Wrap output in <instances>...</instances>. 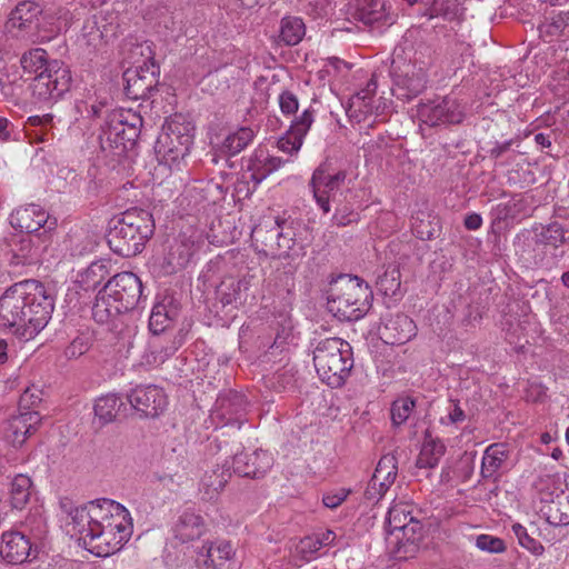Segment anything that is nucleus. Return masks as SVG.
Segmentation results:
<instances>
[{
	"instance_id": "obj_1",
	"label": "nucleus",
	"mask_w": 569,
	"mask_h": 569,
	"mask_svg": "<svg viewBox=\"0 0 569 569\" xmlns=\"http://www.w3.org/2000/svg\"><path fill=\"white\" fill-rule=\"evenodd\" d=\"M86 522L79 539L86 549L97 557H108L119 551L132 535L129 511L119 502L102 499L98 506L80 513Z\"/></svg>"
},
{
	"instance_id": "obj_2",
	"label": "nucleus",
	"mask_w": 569,
	"mask_h": 569,
	"mask_svg": "<svg viewBox=\"0 0 569 569\" xmlns=\"http://www.w3.org/2000/svg\"><path fill=\"white\" fill-rule=\"evenodd\" d=\"M24 72L33 74L28 89L31 91L33 103L52 104L71 88V71L64 62L48 60V53L42 48H36L21 57Z\"/></svg>"
},
{
	"instance_id": "obj_3",
	"label": "nucleus",
	"mask_w": 569,
	"mask_h": 569,
	"mask_svg": "<svg viewBox=\"0 0 569 569\" xmlns=\"http://www.w3.org/2000/svg\"><path fill=\"white\" fill-rule=\"evenodd\" d=\"M143 299L140 278L131 271L119 272L99 290L92 317L98 323H109L120 315L136 309Z\"/></svg>"
},
{
	"instance_id": "obj_4",
	"label": "nucleus",
	"mask_w": 569,
	"mask_h": 569,
	"mask_svg": "<svg viewBox=\"0 0 569 569\" xmlns=\"http://www.w3.org/2000/svg\"><path fill=\"white\" fill-rule=\"evenodd\" d=\"M153 231L152 214L147 210L133 208L111 221L107 242L116 254L129 258L142 251Z\"/></svg>"
},
{
	"instance_id": "obj_5",
	"label": "nucleus",
	"mask_w": 569,
	"mask_h": 569,
	"mask_svg": "<svg viewBox=\"0 0 569 569\" xmlns=\"http://www.w3.org/2000/svg\"><path fill=\"white\" fill-rule=\"evenodd\" d=\"M372 291L358 277L340 274L327 290L328 310L340 320L357 321L371 308Z\"/></svg>"
},
{
	"instance_id": "obj_6",
	"label": "nucleus",
	"mask_w": 569,
	"mask_h": 569,
	"mask_svg": "<svg viewBox=\"0 0 569 569\" xmlns=\"http://www.w3.org/2000/svg\"><path fill=\"white\" fill-rule=\"evenodd\" d=\"M313 365L322 382L331 388H340L353 368L352 348L341 338L323 339L313 350Z\"/></svg>"
},
{
	"instance_id": "obj_7",
	"label": "nucleus",
	"mask_w": 569,
	"mask_h": 569,
	"mask_svg": "<svg viewBox=\"0 0 569 569\" xmlns=\"http://www.w3.org/2000/svg\"><path fill=\"white\" fill-rule=\"evenodd\" d=\"M194 126L182 113L169 117L158 137L156 151L169 164H176L189 154L193 143Z\"/></svg>"
},
{
	"instance_id": "obj_8",
	"label": "nucleus",
	"mask_w": 569,
	"mask_h": 569,
	"mask_svg": "<svg viewBox=\"0 0 569 569\" xmlns=\"http://www.w3.org/2000/svg\"><path fill=\"white\" fill-rule=\"evenodd\" d=\"M179 312V303L173 297L166 296L153 306L149 318V330L153 337L149 340L148 349L143 356L148 365H161L173 355L176 349L173 347H164L160 335L178 318Z\"/></svg>"
},
{
	"instance_id": "obj_9",
	"label": "nucleus",
	"mask_w": 569,
	"mask_h": 569,
	"mask_svg": "<svg viewBox=\"0 0 569 569\" xmlns=\"http://www.w3.org/2000/svg\"><path fill=\"white\" fill-rule=\"evenodd\" d=\"M27 299L22 312L26 318L22 338L30 340L46 328L54 309V296L42 282L24 280Z\"/></svg>"
},
{
	"instance_id": "obj_10",
	"label": "nucleus",
	"mask_w": 569,
	"mask_h": 569,
	"mask_svg": "<svg viewBox=\"0 0 569 569\" xmlns=\"http://www.w3.org/2000/svg\"><path fill=\"white\" fill-rule=\"evenodd\" d=\"M10 224L16 230L46 242L57 228V219L50 218L39 204L30 203L19 207L10 214Z\"/></svg>"
},
{
	"instance_id": "obj_11",
	"label": "nucleus",
	"mask_w": 569,
	"mask_h": 569,
	"mask_svg": "<svg viewBox=\"0 0 569 569\" xmlns=\"http://www.w3.org/2000/svg\"><path fill=\"white\" fill-rule=\"evenodd\" d=\"M393 94L402 100H411L419 96L427 86V73L421 66L406 62L399 56L391 61Z\"/></svg>"
},
{
	"instance_id": "obj_12",
	"label": "nucleus",
	"mask_w": 569,
	"mask_h": 569,
	"mask_svg": "<svg viewBox=\"0 0 569 569\" xmlns=\"http://www.w3.org/2000/svg\"><path fill=\"white\" fill-rule=\"evenodd\" d=\"M24 289V280L10 286L0 297V327L11 328L14 333L22 338L23 328L26 326L24 299L27 293Z\"/></svg>"
},
{
	"instance_id": "obj_13",
	"label": "nucleus",
	"mask_w": 569,
	"mask_h": 569,
	"mask_svg": "<svg viewBox=\"0 0 569 569\" xmlns=\"http://www.w3.org/2000/svg\"><path fill=\"white\" fill-rule=\"evenodd\" d=\"M42 416L38 411H18L3 423V437L13 447H22L29 437L36 433Z\"/></svg>"
},
{
	"instance_id": "obj_14",
	"label": "nucleus",
	"mask_w": 569,
	"mask_h": 569,
	"mask_svg": "<svg viewBox=\"0 0 569 569\" xmlns=\"http://www.w3.org/2000/svg\"><path fill=\"white\" fill-rule=\"evenodd\" d=\"M347 178L345 170L330 172L326 166L318 167L311 177L310 187L317 204L323 213L330 212V193L337 191Z\"/></svg>"
},
{
	"instance_id": "obj_15",
	"label": "nucleus",
	"mask_w": 569,
	"mask_h": 569,
	"mask_svg": "<svg viewBox=\"0 0 569 569\" xmlns=\"http://www.w3.org/2000/svg\"><path fill=\"white\" fill-rule=\"evenodd\" d=\"M131 407L147 418L159 417L168 406V398L162 388L157 386L137 387L128 395Z\"/></svg>"
},
{
	"instance_id": "obj_16",
	"label": "nucleus",
	"mask_w": 569,
	"mask_h": 569,
	"mask_svg": "<svg viewBox=\"0 0 569 569\" xmlns=\"http://www.w3.org/2000/svg\"><path fill=\"white\" fill-rule=\"evenodd\" d=\"M418 116L423 123L430 127L442 123L458 124L465 117L459 103L450 98L420 104Z\"/></svg>"
},
{
	"instance_id": "obj_17",
	"label": "nucleus",
	"mask_w": 569,
	"mask_h": 569,
	"mask_svg": "<svg viewBox=\"0 0 569 569\" xmlns=\"http://www.w3.org/2000/svg\"><path fill=\"white\" fill-rule=\"evenodd\" d=\"M422 537V525L420 522H411L405 530H396L388 533L387 543L396 559L407 560L417 555Z\"/></svg>"
},
{
	"instance_id": "obj_18",
	"label": "nucleus",
	"mask_w": 569,
	"mask_h": 569,
	"mask_svg": "<svg viewBox=\"0 0 569 569\" xmlns=\"http://www.w3.org/2000/svg\"><path fill=\"white\" fill-rule=\"evenodd\" d=\"M17 70L0 71V101L23 111H31V107L47 106L46 103H33L32 97H24L26 82Z\"/></svg>"
},
{
	"instance_id": "obj_19",
	"label": "nucleus",
	"mask_w": 569,
	"mask_h": 569,
	"mask_svg": "<svg viewBox=\"0 0 569 569\" xmlns=\"http://www.w3.org/2000/svg\"><path fill=\"white\" fill-rule=\"evenodd\" d=\"M247 407L248 402L242 393L229 390L216 400L212 418L220 420L223 425H237L239 428L243 422Z\"/></svg>"
},
{
	"instance_id": "obj_20",
	"label": "nucleus",
	"mask_w": 569,
	"mask_h": 569,
	"mask_svg": "<svg viewBox=\"0 0 569 569\" xmlns=\"http://www.w3.org/2000/svg\"><path fill=\"white\" fill-rule=\"evenodd\" d=\"M379 335L388 345H405L416 337L417 326L405 313L388 315L379 327Z\"/></svg>"
},
{
	"instance_id": "obj_21",
	"label": "nucleus",
	"mask_w": 569,
	"mask_h": 569,
	"mask_svg": "<svg viewBox=\"0 0 569 569\" xmlns=\"http://www.w3.org/2000/svg\"><path fill=\"white\" fill-rule=\"evenodd\" d=\"M398 472L397 458L393 455H386L379 460L367 489L368 500H379L395 482Z\"/></svg>"
},
{
	"instance_id": "obj_22",
	"label": "nucleus",
	"mask_w": 569,
	"mask_h": 569,
	"mask_svg": "<svg viewBox=\"0 0 569 569\" xmlns=\"http://www.w3.org/2000/svg\"><path fill=\"white\" fill-rule=\"evenodd\" d=\"M273 458L266 450H256L251 453H237L232 460L233 471L241 476L252 479H259L271 469Z\"/></svg>"
},
{
	"instance_id": "obj_23",
	"label": "nucleus",
	"mask_w": 569,
	"mask_h": 569,
	"mask_svg": "<svg viewBox=\"0 0 569 569\" xmlns=\"http://www.w3.org/2000/svg\"><path fill=\"white\" fill-rule=\"evenodd\" d=\"M32 552L30 539L20 531H6L2 533L0 556L10 565H20L28 560Z\"/></svg>"
},
{
	"instance_id": "obj_24",
	"label": "nucleus",
	"mask_w": 569,
	"mask_h": 569,
	"mask_svg": "<svg viewBox=\"0 0 569 569\" xmlns=\"http://www.w3.org/2000/svg\"><path fill=\"white\" fill-rule=\"evenodd\" d=\"M140 133L141 130L126 129L106 120L101 127L99 141L103 150L120 149L124 152L134 147Z\"/></svg>"
},
{
	"instance_id": "obj_25",
	"label": "nucleus",
	"mask_w": 569,
	"mask_h": 569,
	"mask_svg": "<svg viewBox=\"0 0 569 569\" xmlns=\"http://www.w3.org/2000/svg\"><path fill=\"white\" fill-rule=\"evenodd\" d=\"M509 451L507 446L501 442L492 443L487 447L481 460L480 475L482 479L499 481L503 471L507 469Z\"/></svg>"
},
{
	"instance_id": "obj_26",
	"label": "nucleus",
	"mask_w": 569,
	"mask_h": 569,
	"mask_svg": "<svg viewBox=\"0 0 569 569\" xmlns=\"http://www.w3.org/2000/svg\"><path fill=\"white\" fill-rule=\"evenodd\" d=\"M313 120V110L311 108L306 109L292 121L287 133L279 139V149L288 153L297 152L301 148L303 138L308 133Z\"/></svg>"
},
{
	"instance_id": "obj_27",
	"label": "nucleus",
	"mask_w": 569,
	"mask_h": 569,
	"mask_svg": "<svg viewBox=\"0 0 569 569\" xmlns=\"http://www.w3.org/2000/svg\"><path fill=\"white\" fill-rule=\"evenodd\" d=\"M41 8L32 1L20 2L10 13L6 28L9 32H31L39 27Z\"/></svg>"
},
{
	"instance_id": "obj_28",
	"label": "nucleus",
	"mask_w": 569,
	"mask_h": 569,
	"mask_svg": "<svg viewBox=\"0 0 569 569\" xmlns=\"http://www.w3.org/2000/svg\"><path fill=\"white\" fill-rule=\"evenodd\" d=\"M279 219L260 221L251 231V241L258 253L274 259Z\"/></svg>"
},
{
	"instance_id": "obj_29",
	"label": "nucleus",
	"mask_w": 569,
	"mask_h": 569,
	"mask_svg": "<svg viewBox=\"0 0 569 569\" xmlns=\"http://www.w3.org/2000/svg\"><path fill=\"white\" fill-rule=\"evenodd\" d=\"M123 80L126 81L124 92L128 98L133 100L149 98L157 83L153 73H149L142 68L128 69L123 73Z\"/></svg>"
},
{
	"instance_id": "obj_30",
	"label": "nucleus",
	"mask_w": 569,
	"mask_h": 569,
	"mask_svg": "<svg viewBox=\"0 0 569 569\" xmlns=\"http://www.w3.org/2000/svg\"><path fill=\"white\" fill-rule=\"evenodd\" d=\"M353 18L371 27L393 23L381 0H356Z\"/></svg>"
},
{
	"instance_id": "obj_31",
	"label": "nucleus",
	"mask_w": 569,
	"mask_h": 569,
	"mask_svg": "<svg viewBox=\"0 0 569 569\" xmlns=\"http://www.w3.org/2000/svg\"><path fill=\"white\" fill-rule=\"evenodd\" d=\"M204 531L206 525L202 516L191 509L182 511L173 527L174 538L182 543L199 539Z\"/></svg>"
},
{
	"instance_id": "obj_32",
	"label": "nucleus",
	"mask_w": 569,
	"mask_h": 569,
	"mask_svg": "<svg viewBox=\"0 0 569 569\" xmlns=\"http://www.w3.org/2000/svg\"><path fill=\"white\" fill-rule=\"evenodd\" d=\"M116 18L113 13L110 14L111 20ZM118 29L119 24L113 21L100 26L97 20H87L82 27L81 39L88 49L96 50L110 38L117 37Z\"/></svg>"
},
{
	"instance_id": "obj_33",
	"label": "nucleus",
	"mask_w": 569,
	"mask_h": 569,
	"mask_svg": "<svg viewBox=\"0 0 569 569\" xmlns=\"http://www.w3.org/2000/svg\"><path fill=\"white\" fill-rule=\"evenodd\" d=\"M541 511L552 526L569 525V493L560 491L551 499L541 498Z\"/></svg>"
},
{
	"instance_id": "obj_34",
	"label": "nucleus",
	"mask_w": 569,
	"mask_h": 569,
	"mask_svg": "<svg viewBox=\"0 0 569 569\" xmlns=\"http://www.w3.org/2000/svg\"><path fill=\"white\" fill-rule=\"evenodd\" d=\"M300 226L299 221L290 218H280L279 219V230L277 237L276 249L277 254L276 258H287L290 256V252L295 249L297 244V229Z\"/></svg>"
},
{
	"instance_id": "obj_35",
	"label": "nucleus",
	"mask_w": 569,
	"mask_h": 569,
	"mask_svg": "<svg viewBox=\"0 0 569 569\" xmlns=\"http://www.w3.org/2000/svg\"><path fill=\"white\" fill-rule=\"evenodd\" d=\"M446 452L443 442L431 436L427 429L425 432V440L417 458L416 466L418 468H435L438 466L441 457Z\"/></svg>"
},
{
	"instance_id": "obj_36",
	"label": "nucleus",
	"mask_w": 569,
	"mask_h": 569,
	"mask_svg": "<svg viewBox=\"0 0 569 569\" xmlns=\"http://www.w3.org/2000/svg\"><path fill=\"white\" fill-rule=\"evenodd\" d=\"M229 478V470L224 468H216L211 471H207L201 478L199 487V491L202 493V499H216L227 485Z\"/></svg>"
},
{
	"instance_id": "obj_37",
	"label": "nucleus",
	"mask_w": 569,
	"mask_h": 569,
	"mask_svg": "<svg viewBox=\"0 0 569 569\" xmlns=\"http://www.w3.org/2000/svg\"><path fill=\"white\" fill-rule=\"evenodd\" d=\"M11 262L14 264H31L38 260L39 246L34 243V237L22 236L12 244Z\"/></svg>"
},
{
	"instance_id": "obj_38",
	"label": "nucleus",
	"mask_w": 569,
	"mask_h": 569,
	"mask_svg": "<svg viewBox=\"0 0 569 569\" xmlns=\"http://www.w3.org/2000/svg\"><path fill=\"white\" fill-rule=\"evenodd\" d=\"M126 409L124 402L116 395H106L96 400L94 415L101 425L112 422L119 415L121 408Z\"/></svg>"
},
{
	"instance_id": "obj_39",
	"label": "nucleus",
	"mask_w": 569,
	"mask_h": 569,
	"mask_svg": "<svg viewBox=\"0 0 569 569\" xmlns=\"http://www.w3.org/2000/svg\"><path fill=\"white\" fill-rule=\"evenodd\" d=\"M411 522H420L411 515L410 506L398 503L392 506L387 516V533L407 529Z\"/></svg>"
},
{
	"instance_id": "obj_40",
	"label": "nucleus",
	"mask_w": 569,
	"mask_h": 569,
	"mask_svg": "<svg viewBox=\"0 0 569 569\" xmlns=\"http://www.w3.org/2000/svg\"><path fill=\"white\" fill-rule=\"evenodd\" d=\"M32 492V481L26 475H17L11 482L10 500L16 509H23Z\"/></svg>"
},
{
	"instance_id": "obj_41",
	"label": "nucleus",
	"mask_w": 569,
	"mask_h": 569,
	"mask_svg": "<svg viewBox=\"0 0 569 569\" xmlns=\"http://www.w3.org/2000/svg\"><path fill=\"white\" fill-rule=\"evenodd\" d=\"M306 33L302 19L298 17H284L281 20L280 39L287 46L298 44Z\"/></svg>"
},
{
	"instance_id": "obj_42",
	"label": "nucleus",
	"mask_w": 569,
	"mask_h": 569,
	"mask_svg": "<svg viewBox=\"0 0 569 569\" xmlns=\"http://www.w3.org/2000/svg\"><path fill=\"white\" fill-rule=\"evenodd\" d=\"M253 137L254 133L252 129L242 127L226 137L221 146V151L228 156H234L241 152L253 140Z\"/></svg>"
},
{
	"instance_id": "obj_43",
	"label": "nucleus",
	"mask_w": 569,
	"mask_h": 569,
	"mask_svg": "<svg viewBox=\"0 0 569 569\" xmlns=\"http://www.w3.org/2000/svg\"><path fill=\"white\" fill-rule=\"evenodd\" d=\"M535 238L537 244L558 248L567 241L568 231L559 222H552L536 232Z\"/></svg>"
},
{
	"instance_id": "obj_44",
	"label": "nucleus",
	"mask_w": 569,
	"mask_h": 569,
	"mask_svg": "<svg viewBox=\"0 0 569 569\" xmlns=\"http://www.w3.org/2000/svg\"><path fill=\"white\" fill-rule=\"evenodd\" d=\"M247 171L250 172L249 180L253 182L254 188L263 181L271 172V169L267 167L264 159V151L257 149L249 157L247 161Z\"/></svg>"
},
{
	"instance_id": "obj_45",
	"label": "nucleus",
	"mask_w": 569,
	"mask_h": 569,
	"mask_svg": "<svg viewBox=\"0 0 569 569\" xmlns=\"http://www.w3.org/2000/svg\"><path fill=\"white\" fill-rule=\"evenodd\" d=\"M378 289L387 297H396L401 293V273L396 266L389 267L378 278Z\"/></svg>"
},
{
	"instance_id": "obj_46",
	"label": "nucleus",
	"mask_w": 569,
	"mask_h": 569,
	"mask_svg": "<svg viewBox=\"0 0 569 569\" xmlns=\"http://www.w3.org/2000/svg\"><path fill=\"white\" fill-rule=\"evenodd\" d=\"M101 500L90 501L83 506L76 507L73 506L72 500L69 498H63L60 500V508L63 513H66L68 517H70L71 521L68 525H72V530L74 533H79L81 530H83L86 522L80 521V513L88 512L90 510L91 506H98Z\"/></svg>"
},
{
	"instance_id": "obj_47",
	"label": "nucleus",
	"mask_w": 569,
	"mask_h": 569,
	"mask_svg": "<svg viewBox=\"0 0 569 569\" xmlns=\"http://www.w3.org/2000/svg\"><path fill=\"white\" fill-rule=\"evenodd\" d=\"M107 121L114 123L116 126H122L126 129L141 130L143 120L142 117L131 109L124 110H112L107 116Z\"/></svg>"
},
{
	"instance_id": "obj_48",
	"label": "nucleus",
	"mask_w": 569,
	"mask_h": 569,
	"mask_svg": "<svg viewBox=\"0 0 569 569\" xmlns=\"http://www.w3.org/2000/svg\"><path fill=\"white\" fill-rule=\"evenodd\" d=\"M416 407V400L411 397H400L391 405V420L396 426L405 423Z\"/></svg>"
},
{
	"instance_id": "obj_49",
	"label": "nucleus",
	"mask_w": 569,
	"mask_h": 569,
	"mask_svg": "<svg viewBox=\"0 0 569 569\" xmlns=\"http://www.w3.org/2000/svg\"><path fill=\"white\" fill-rule=\"evenodd\" d=\"M432 16L442 17L445 20H460L462 8L456 0H435L431 7Z\"/></svg>"
},
{
	"instance_id": "obj_50",
	"label": "nucleus",
	"mask_w": 569,
	"mask_h": 569,
	"mask_svg": "<svg viewBox=\"0 0 569 569\" xmlns=\"http://www.w3.org/2000/svg\"><path fill=\"white\" fill-rule=\"evenodd\" d=\"M512 532L517 537L519 545L531 553L539 556L543 552L545 548L542 543L530 536L522 525H512Z\"/></svg>"
},
{
	"instance_id": "obj_51",
	"label": "nucleus",
	"mask_w": 569,
	"mask_h": 569,
	"mask_svg": "<svg viewBox=\"0 0 569 569\" xmlns=\"http://www.w3.org/2000/svg\"><path fill=\"white\" fill-rule=\"evenodd\" d=\"M241 286L240 280H233L228 283L223 281L218 288L220 301L223 306L237 303L241 298Z\"/></svg>"
},
{
	"instance_id": "obj_52",
	"label": "nucleus",
	"mask_w": 569,
	"mask_h": 569,
	"mask_svg": "<svg viewBox=\"0 0 569 569\" xmlns=\"http://www.w3.org/2000/svg\"><path fill=\"white\" fill-rule=\"evenodd\" d=\"M52 114L47 113L43 116H31L27 120V124L30 127H40L39 131H33L32 133L26 131V136L29 137L30 142H41L47 138V132L43 130L44 127L49 126L52 122Z\"/></svg>"
},
{
	"instance_id": "obj_53",
	"label": "nucleus",
	"mask_w": 569,
	"mask_h": 569,
	"mask_svg": "<svg viewBox=\"0 0 569 569\" xmlns=\"http://www.w3.org/2000/svg\"><path fill=\"white\" fill-rule=\"evenodd\" d=\"M194 562L198 569H223V565L218 563L217 553L207 542L197 551Z\"/></svg>"
},
{
	"instance_id": "obj_54",
	"label": "nucleus",
	"mask_w": 569,
	"mask_h": 569,
	"mask_svg": "<svg viewBox=\"0 0 569 569\" xmlns=\"http://www.w3.org/2000/svg\"><path fill=\"white\" fill-rule=\"evenodd\" d=\"M91 347L90 338L86 335L77 336L64 350V356L71 360L84 355Z\"/></svg>"
},
{
	"instance_id": "obj_55",
	"label": "nucleus",
	"mask_w": 569,
	"mask_h": 569,
	"mask_svg": "<svg viewBox=\"0 0 569 569\" xmlns=\"http://www.w3.org/2000/svg\"><path fill=\"white\" fill-rule=\"evenodd\" d=\"M476 546L487 552L500 553L506 550V545L502 539L490 535H479L476 539Z\"/></svg>"
},
{
	"instance_id": "obj_56",
	"label": "nucleus",
	"mask_w": 569,
	"mask_h": 569,
	"mask_svg": "<svg viewBox=\"0 0 569 569\" xmlns=\"http://www.w3.org/2000/svg\"><path fill=\"white\" fill-rule=\"evenodd\" d=\"M360 219L359 212L348 206L337 208L332 217V223L337 227H347L357 223Z\"/></svg>"
},
{
	"instance_id": "obj_57",
	"label": "nucleus",
	"mask_w": 569,
	"mask_h": 569,
	"mask_svg": "<svg viewBox=\"0 0 569 569\" xmlns=\"http://www.w3.org/2000/svg\"><path fill=\"white\" fill-rule=\"evenodd\" d=\"M40 402L39 390L27 388L20 396L18 411H37L36 408Z\"/></svg>"
},
{
	"instance_id": "obj_58",
	"label": "nucleus",
	"mask_w": 569,
	"mask_h": 569,
	"mask_svg": "<svg viewBox=\"0 0 569 569\" xmlns=\"http://www.w3.org/2000/svg\"><path fill=\"white\" fill-rule=\"evenodd\" d=\"M279 106L283 114L292 116L299 109V101L293 92L286 90L279 96Z\"/></svg>"
},
{
	"instance_id": "obj_59",
	"label": "nucleus",
	"mask_w": 569,
	"mask_h": 569,
	"mask_svg": "<svg viewBox=\"0 0 569 569\" xmlns=\"http://www.w3.org/2000/svg\"><path fill=\"white\" fill-rule=\"evenodd\" d=\"M207 545L210 546V548L213 550L214 553H217L218 563L219 565H226L228 560H230L234 553L233 548L229 541H217V542H209L207 541Z\"/></svg>"
},
{
	"instance_id": "obj_60",
	"label": "nucleus",
	"mask_w": 569,
	"mask_h": 569,
	"mask_svg": "<svg viewBox=\"0 0 569 569\" xmlns=\"http://www.w3.org/2000/svg\"><path fill=\"white\" fill-rule=\"evenodd\" d=\"M322 543L317 537V535H312L303 538L299 545V551L303 556L305 559H310L315 556L321 548Z\"/></svg>"
},
{
	"instance_id": "obj_61",
	"label": "nucleus",
	"mask_w": 569,
	"mask_h": 569,
	"mask_svg": "<svg viewBox=\"0 0 569 569\" xmlns=\"http://www.w3.org/2000/svg\"><path fill=\"white\" fill-rule=\"evenodd\" d=\"M108 274V268L103 261L92 262L84 272L87 281H91L92 284L99 283Z\"/></svg>"
},
{
	"instance_id": "obj_62",
	"label": "nucleus",
	"mask_w": 569,
	"mask_h": 569,
	"mask_svg": "<svg viewBox=\"0 0 569 569\" xmlns=\"http://www.w3.org/2000/svg\"><path fill=\"white\" fill-rule=\"evenodd\" d=\"M349 489L340 488L323 495L322 502L327 508L335 509L339 507L349 496Z\"/></svg>"
},
{
	"instance_id": "obj_63",
	"label": "nucleus",
	"mask_w": 569,
	"mask_h": 569,
	"mask_svg": "<svg viewBox=\"0 0 569 569\" xmlns=\"http://www.w3.org/2000/svg\"><path fill=\"white\" fill-rule=\"evenodd\" d=\"M515 143L513 139L507 140L505 142H496L492 148L488 150L489 157L493 160H498L501 158L506 152L510 150L512 144Z\"/></svg>"
},
{
	"instance_id": "obj_64",
	"label": "nucleus",
	"mask_w": 569,
	"mask_h": 569,
	"mask_svg": "<svg viewBox=\"0 0 569 569\" xmlns=\"http://www.w3.org/2000/svg\"><path fill=\"white\" fill-rule=\"evenodd\" d=\"M569 27V11H561L557 18H555L553 22L549 26L550 30L549 32L556 33V32H563V30Z\"/></svg>"
}]
</instances>
